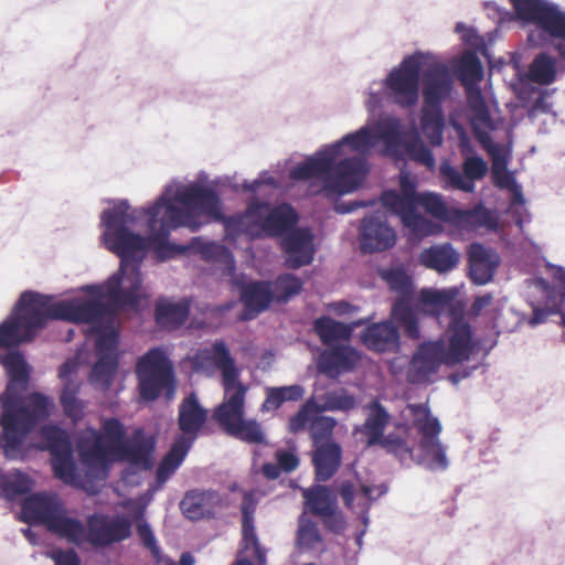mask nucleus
<instances>
[{
	"label": "nucleus",
	"mask_w": 565,
	"mask_h": 565,
	"mask_svg": "<svg viewBox=\"0 0 565 565\" xmlns=\"http://www.w3.org/2000/svg\"><path fill=\"white\" fill-rule=\"evenodd\" d=\"M204 172L196 181L172 180L166 184L157 200L148 205L131 209L127 200H119L103 211L100 225L105 247L120 258L117 273L102 285H85L78 290L84 295L56 301V320L87 326L85 332L96 335L97 361L89 381L96 388L106 391L115 376L118 355L116 309L135 308L143 296L139 266L148 250L168 259L184 250L169 242L172 231L186 227L199 231L211 221H223L226 238L236 242L264 236H284L298 222L289 204L271 207L267 203H250L244 213L225 218L222 201L216 191L205 186Z\"/></svg>",
	"instance_id": "obj_1"
},
{
	"label": "nucleus",
	"mask_w": 565,
	"mask_h": 565,
	"mask_svg": "<svg viewBox=\"0 0 565 565\" xmlns=\"http://www.w3.org/2000/svg\"><path fill=\"white\" fill-rule=\"evenodd\" d=\"M374 113L362 127L340 140L324 145L290 170L295 181L308 182L310 195L335 199L356 191L369 171L366 156L381 146L384 154L407 157L424 163V142L414 124L392 114Z\"/></svg>",
	"instance_id": "obj_2"
},
{
	"label": "nucleus",
	"mask_w": 565,
	"mask_h": 565,
	"mask_svg": "<svg viewBox=\"0 0 565 565\" xmlns=\"http://www.w3.org/2000/svg\"><path fill=\"white\" fill-rule=\"evenodd\" d=\"M516 17L523 23L534 25L527 33L530 46H548L556 55L542 51L537 53L526 68L514 62L520 82L518 94L531 92L533 84L547 86L557 79L558 73H565V9L551 0H511Z\"/></svg>",
	"instance_id": "obj_3"
},
{
	"label": "nucleus",
	"mask_w": 565,
	"mask_h": 565,
	"mask_svg": "<svg viewBox=\"0 0 565 565\" xmlns=\"http://www.w3.org/2000/svg\"><path fill=\"white\" fill-rule=\"evenodd\" d=\"M102 428V433L86 428L76 440L81 463L89 478L106 479L113 459L129 462L134 471L150 469L154 441L142 429L137 428L130 438L124 439L125 428L118 419H105Z\"/></svg>",
	"instance_id": "obj_4"
},
{
	"label": "nucleus",
	"mask_w": 565,
	"mask_h": 565,
	"mask_svg": "<svg viewBox=\"0 0 565 565\" xmlns=\"http://www.w3.org/2000/svg\"><path fill=\"white\" fill-rule=\"evenodd\" d=\"M195 372L212 375L221 372L224 402L215 409L214 417L227 434L250 444H262L265 435L255 420H245L244 401L247 387L239 381V371L223 341H215L211 348L198 351L192 360Z\"/></svg>",
	"instance_id": "obj_5"
},
{
	"label": "nucleus",
	"mask_w": 565,
	"mask_h": 565,
	"mask_svg": "<svg viewBox=\"0 0 565 565\" xmlns=\"http://www.w3.org/2000/svg\"><path fill=\"white\" fill-rule=\"evenodd\" d=\"M423 72L424 53L416 51L406 55L382 81H374L367 86L364 100L367 113L381 108L385 100L405 109L415 106L419 99Z\"/></svg>",
	"instance_id": "obj_6"
},
{
	"label": "nucleus",
	"mask_w": 565,
	"mask_h": 565,
	"mask_svg": "<svg viewBox=\"0 0 565 565\" xmlns=\"http://www.w3.org/2000/svg\"><path fill=\"white\" fill-rule=\"evenodd\" d=\"M454 85L451 66L426 51V139L433 146L443 143L446 122L444 104L451 98Z\"/></svg>",
	"instance_id": "obj_7"
},
{
	"label": "nucleus",
	"mask_w": 565,
	"mask_h": 565,
	"mask_svg": "<svg viewBox=\"0 0 565 565\" xmlns=\"http://www.w3.org/2000/svg\"><path fill=\"white\" fill-rule=\"evenodd\" d=\"M207 419V409L198 399L195 393L186 396L179 406L178 425L181 430L170 451L164 456L157 470V481L162 486L180 467L200 430Z\"/></svg>",
	"instance_id": "obj_8"
},
{
	"label": "nucleus",
	"mask_w": 565,
	"mask_h": 565,
	"mask_svg": "<svg viewBox=\"0 0 565 565\" xmlns=\"http://www.w3.org/2000/svg\"><path fill=\"white\" fill-rule=\"evenodd\" d=\"M448 345L444 341H426V383L428 375L445 364L455 366L469 361L479 350V342L475 340L470 323L462 316H455L447 331Z\"/></svg>",
	"instance_id": "obj_9"
},
{
	"label": "nucleus",
	"mask_w": 565,
	"mask_h": 565,
	"mask_svg": "<svg viewBox=\"0 0 565 565\" xmlns=\"http://www.w3.org/2000/svg\"><path fill=\"white\" fill-rule=\"evenodd\" d=\"M20 520L29 524H43L56 535L68 539L79 533L76 519L65 513L64 505L55 493L38 492L24 499Z\"/></svg>",
	"instance_id": "obj_10"
},
{
	"label": "nucleus",
	"mask_w": 565,
	"mask_h": 565,
	"mask_svg": "<svg viewBox=\"0 0 565 565\" xmlns=\"http://www.w3.org/2000/svg\"><path fill=\"white\" fill-rule=\"evenodd\" d=\"M401 193L386 191L382 195L383 205L392 213L399 216L403 225L409 231V239H422L424 231V217L419 209L424 206V194L416 192V183L413 175L402 171L399 175Z\"/></svg>",
	"instance_id": "obj_11"
},
{
	"label": "nucleus",
	"mask_w": 565,
	"mask_h": 565,
	"mask_svg": "<svg viewBox=\"0 0 565 565\" xmlns=\"http://www.w3.org/2000/svg\"><path fill=\"white\" fill-rule=\"evenodd\" d=\"M140 396L153 401L164 390L167 399L174 395L172 364L164 350L154 348L148 351L137 364Z\"/></svg>",
	"instance_id": "obj_12"
},
{
	"label": "nucleus",
	"mask_w": 565,
	"mask_h": 565,
	"mask_svg": "<svg viewBox=\"0 0 565 565\" xmlns=\"http://www.w3.org/2000/svg\"><path fill=\"white\" fill-rule=\"evenodd\" d=\"M79 533H70L68 542L82 546L89 543L95 547H104L127 540L131 534V522L124 515L94 514L87 520L86 526L76 519Z\"/></svg>",
	"instance_id": "obj_13"
},
{
	"label": "nucleus",
	"mask_w": 565,
	"mask_h": 565,
	"mask_svg": "<svg viewBox=\"0 0 565 565\" xmlns=\"http://www.w3.org/2000/svg\"><path fill=\"white\" fill-rule=\"evenodd\" d=\"M44 441L42 449L51 454L54 476L66 484L82 487V478L73 456V447L67 433L57 426L45 425L41 428Z\"/></svg>",
	"instance_id": "obj_14"
},
{
	"label": "nucleus",
	"mask_w": 565,
	"mask_h": 565,
	"mask_svg": "<svg viewBox=\"0 0 565 565\" xmlns=\"http://www.w3.org/2000/svg\"><path fill=\"white\" fill-rule=\"evenodd\" d=\"M466 98L469 121L479 143L492 139V135L501 130L508 134L493 95L487 96L481 90H471Z\"/></svg>",
	"instance_id": "obj_15"
},
{
	"label": "nucleus",
	"mask_w": 565,
	"mask_h": 565,
	"mask_svg": "<svg viewBox=\"0 0 565 565\" xmlns=\"http://www.w3.org/2000/svg\"><path fill=\"white\" fill-rule=\"evenodd\" d=\"M306 509L319 516L332 532L340 533L345 529V519L339 510L335 494L324 486H316L302 491Z\"/></svg>",
	"instance_id": "obj_16"
},
{
	"label": "nucleus",
	"mask_w": 565,
	"mask_h": 565,
	"mask_svg": "<svg viewBox=\"0 0 565 565\" xmlns=\"http://www.w3.org/2000/svg\"><path fill=\"white\" fill-rule=\"evenodd\" d=\"M383 278L392 289L402 294V297L395 301L392 308V317L401 323L409 338H418V320L409 305V300L406 298L412 287L411 278L402 269L387 270L383 274Z\"/></svg>",
	"instance_id": "obj_17"
},
{
	"label": "nucleus",
	"mask_w": 565,
	"mask_h": 565,
	"mask_svg": "<svg viewBox=\"0 0 565 565\" xmlns=\"http://www.w3.org/2000/svg\"><path fill=\"white\" fill-rule=\"evenodd\" d=\"M318 402L310 399L301 409L290 418L289 429L292 433H298L305 427L309 428L313 446L324 443H332L330 437L337 424L335 419L330 416L321 415Z\"/></svg>",
	"instance_id": "obj_18"
},
{
	"label": "nucleus",
	"mask_w": 565,
	"mask_h": 565,
	"mask_svg": "<svg viewBox=\"0 0 565 565\" xmlns=\"http://www.w3.org/2000/svg\"><path fill=\"white\" fill-rule=\"evenodd\" d=\"M285 265L298 269L312 263L316 254L315 236L308 227H296L280 239Z\"/></svg>",
	"instance_id": "obj_19"
},
{
	"label": "nucleus",
	"mask_w": 565,
	"mask_h": 565,
	"mask_svg": "<svg viewBox=\"0 0 565 565\" xmlns=\"http://www.w3.org/2000/svg\"><path fill=\"white\" fill-rule=\"evenodd\" d=\"M551 93L547 89L532 87L531 92L522 89L519 98L526 108L529 120L537 126V132L546 135L556 124V113L553 110Z\"/></svg>",
	"instance_id": "obj_20"
},
{
	"label": "nucleus",
	"mask_w": 565,
	"mask_h": 565,
	"mask_svg": "<svg viewBox=\"0 0 565 565\" xmlns=\"http://www.w3.org/2000/svg\"><path fill=\"white\" fill-rule=\"evenodd\" d=\"M395 242V232L388 226L383 213L376 212L363 218L360 226V246L364 253L388 249Z\"/></svg>",
	"instance_id": "obj_21"
},
{
	"label": "nucleus",
	"mask_w": 565,
	"mask_h": 565,
	"mask_svg": "<svg viewBox=\"0 0 565 565\" xmlns=\"http://www.w3.org/2000/svg\"><path fill=\"white\" fill-rule=\"evenodd\" d=\"M254 495L255 492H249L244 497L242 505V548L238 553L237 562L234 565H253L252 559L258 565H265L266 563V551L260 546L255 533L253 520L254 505L252 503Z\"/></svg>",
	"instance_id": "obj_22"
},
{
	"label": "nucleus",
	"mask_w": 565,
	"mask_h": 565,
	"mask_svg": "<svg viewBox=\"0 0 565 565\" xmlns=\"http://www.w3.org/2000/svg\"><path fill=\"white\" fill-rule=\"evenodd\" d=\"M441 430L440 420L430 413L426 405V470L435 473L446 472L451 463L448 457V446L439 438Z\"/></svg>",
	"instance_id": "obj_23"
},
{
	"label": "nucleus",
	"mask_w": 565,
	"mask_h": 565,
	"mask_svg": "<svg viewBox=\"0 0 565 565\" xmlns=\"http://www.w3.org/2000/svg\"><path fill=\"white\" fill-rule=\"evenodd\" d=\"M338 492L344 505L354 513L361 514V520L366 527L369 524V510L373 501L383 495L386 489L383 486L360 484L355 487L349 481L340 483Z\"/></svg>",
	"instance_id": "obj_24"
},
{
	"label": "nucleus",
	"mask_w": 565,
	"mask_h": 565,
	"mask_svg": "<svg viewBox=\"0 0 565 565\" xmlns=\"http://www.w3.org/2000/svg\"><path fill=\"white\" fill-rule=\"evenodd\" d=\"M500 263L501 258L493 249L479 243L470 245L468 252L469 277L473 284L483 286L492 281Z\"/></svg>",
	"instance_id": "obj_25"
},
{
	"label": "nucleus",
	"mask_w": 565,
	"mask_h": 565,
	"mask_svg": "<svg viewBox=\"0 0 565 565\" xmlns=\"http://www.w3.org/2000/svg\"><path fill=\"white\" fill-rule=\"evenodd\" d=\"M78 362L76 359L66 361L58 371L64 387L61 394V404L65 414L74 422L79 420L84 415V403L77 398L81 383L76 380Z\"/></svg>",
	"instance_id": "obj_26"
},
{
	"label": "nucleus",
	"mask_w": 565,
	"mask_h": 565,
	"mask_svg": "<svg viewBox=\"0 0 565 565\" xmlns=\"http://www.w3.org/2000/svg\"><path fill=\"white\" fill-rule=\"evenodd\" d=\"M221 501L217 491L195 489L185 493L180 502V509L186 519L196 521L212 516Z\"/></svg>",
	"instance_id": "obj_27"
},
{
	"label": "nucleus",
	"mask_w": 565,
	"mask_h": 565,
	"mask_svg": "<svg viewBox=\"0 0 565 565\" xmlns=\"http://www.w3.org/2000/svg\"><path fill=\"white\" fill-rule=\"evenodd\" d=\"M273 290L268 281H253L241 288V299L244 303L242 320H252L268 308L273 299Z\"/></svg>",
	"instance_id": "obj_28"
},
{
	"label": "nucleus",
	"mask_w": 565,
	"mask_h": 565,
	"mask_svg": "<svg viewBox=\"0 0 565 565\" xmlns=\"http://www.w3.org/2000/svg\"><path fill=\"white\" fill-rule=\"evenodd\" d=\"M359 361V352L351 347L343 345L321 353L318 369L328 376L335 377L351 371Z\"/></svg>",
	"instance_id": "obj_29"
},
{
	"label": "nucleus",
	"mask_w": 565,
	"mask_h": 565,
	"mask_svg": "<svg viewBox=\"0 0 565 565\" xmlns=\"http://www.w3.org/2000/svg\"><path fill=\"white\" fill-rule=\"evenodd\" d=\"M342 449L337 443H324L315 446L312 461L316 478L319 481L329 480L341 465Z\"/></svg>",
	"instance_id": "obj_30"
},
{
	"label": "nucleus",
	"mask_w": 565,
	"mask_h": 565,
	"mask_svg": "<svg viewBox=\"0 0 565 565\" xmlns=\"http://www.w3.org/2000/svg\"><path fill=\"white\" fill-rule=\"evenodd\" d=\"M452 216V225L465 230H476L480 227L493 230L498 225L495 213L483 204H478L469 210L456 209Z\"/></svg>",
	"instance_id": "obj_31"
},
{
	"label": "nucleus",
	"mask_w": 565,
	"mask_h": 565,
	"mask_svg": "<svg viewBox=\"0 0 565 565\" xmlns=\"http://www.w3.org/2000/svg\"><path fill=\"white\" fill-rule=\"evenodd\" d=\"M370 318L353 321L350 324L335 321L330 317H321L315 321V331L326 345H333L338 341L349 340L354 328L366 323Z\"/></svg>",
	"instance_id": "obj_32"
},
{
	"label": "nucleus",
	"mask_w": 565,
	"mask_h": 565,
	"mask_svg": "<svg viewBox=\"0 0 565 565\" xmlns=\"http://www.w3.org/2000/svg\"><path fill=\"white\" fill-rule=\"evenodd\" d=\"M362 340L371 350L377 352L391 351L397 347L398 332L396 327L390 321L373 323L366 328Z\"/></svg>",
	"instance_id": "obj_33"
},
{
	"label": "nucleus",
	"mask_w": 565,
	"mask_h": 565,
	"mask_svg": "<svg viewBox=\"0 0 565 565\" xmlns=\"http://www.w3.org/2000/svg\"><path fill=\"white\" fill-rule=\"evenodd\" d=\"M455 77L461 82L466 95L471 90H481L479 82L483 77V67L481 61L473 52H465L456 65Z\"/></svg>",
	"instance_id": "obj_34"
},
{
	"label": "nucleus",
	"mask_w": 565,
	"mask_h": 565,
	"mask_svg": "<svg viewBox=\"0 0 565 565\" xmlns=\"http://www.w3.org/2000/svg\"><path fill=\"white\" fill-rule=\"evenodd\" d=\"M189 310L190 303L186 299L179 301L162 299L156 307L157 323L168 330L175 329L186 320Z\"/></svg>",
	"instance_id": "obj_35"
},
{
	"label": "nucleus",
	"mask_w": 565,
	"mask_h": 565,
	"mask_svg": "<svg viewBox=\"0 0 565 565\" xmlns=\"http://www.w3.org/2000/svg\"><path fill=\"white\" fill-rule=\"evenodd\" d=\"M460 260V254L450 243L436 244L426 248V268L439 274L452 270Z\"/></svg>",
	"instance_id": "obj_36"
},
{
	"label": "nucleus",
	"mask_w": 565,
	"mask_h": 565,
	"mask_svg": "<svg viewBox=\"0 0 565 565\" xmlns=\"http://www.w3.org/2000/svg\"><path fill=\"white\" fill-rule=\"evenodd\" d=\"M32 480L19 470L0 471V498L14 501L31 491Z\"/></svg>",
	"instance_id": "obj_37"
},
{
	"label": "nucleus",
	"mask_w": 565,
	"mask_h": 565,
	"mask_svg": "<svg viewBox=\"0 0 565 565\" xmlns=\"http://www.w3.org/2000/svg\"><path fill=\"white\" fill-rule=\"evenodd\" d=\"M192 247L201 254V256L211 262L222 263L228 274L235 269V260L232 253L223 245L215 242L203 241L200 237L193 238Z\"/></svg>",
	"instance_id": "obj_38"
},
{
	"label": "nucleus",
	"mask_w": 565,
	"mask_h": 565,
	"mask_svg": "<svg viewBox=\"0 0 565 565\" xmlns=\"http://www.w3.org/2000/svg\"><path fill=\"white\" fill-rule=\"evenodd\" d=\"M388 413L381 404L374 402L370 405L367 418L361 429L367 437V446L375 445L380 441L384 428L388 423Z\"/></svg>",
	"instance_id": "obj_39"
},
{
	"label": "nucleus",
	"mask_w": 565,
	"mask_h": 565,
	"mask_svg": "<svg viewBox=\"0 0 565 565\" xmlns=\"http://www.w3.org/2000/svg\"><path fill=\"white\" fill-rule=\"evenodd\" d=\"M439 172L446 189L460 190L466 193L475 191V183L469 180L463 171L452 167L448 162H443L439 167Z\"/></svg>",
	"instance_id": "obj_40"
},
{
	"label": "nucleus",
	"mask_w": 565,
	"mask_h": 565,
	"mask_svg": "<svg viewBox=\"0 0 565 565\" xmlns=\"http://www.w3.org/2000/svg\"><path fill=\"white\" fill-rule=\"evenodd\" d=\"M273 292V299L287 301L290 297L300 292L302 282L291 274L279 276L275 281H268Z\"/></svg>",
	"instance_id": "obj_41"
},
{
	"label": "nucleus",
	"mask_w": 565,
	"mask_h": 565,
	"mask_svg": "<svg viewBox=\"0 0 565 565\" xmlns=\"http://www.w3.org/2000/svg\"><path fill=\"white\" fill-rule=\"evenodd\" d=\"M297 543L299 547L306 550L316 548L321 543L317 524L305 515H301L299 519Z\"/></svg>",
	"instance_id": "obj_42"
},
{
	"label": "nucleus",
	"mask_w": 565,
	"mask_h": 565,
	"mask_svg": "<svg viewBox=\"0 0 565 565\" xmlns=\"http://www.w3.org/2000/svg\"><path fill=\"white\" fill-rule=\"evenodd\" d=\"M455 207H449L443 198L436 193L426 191V214H430L437 221L452 225Z\"/></svg>",
	"instance_id": "obj_43"
},
{
	"label": "nucleus",
	"mask_w": 565,
	"mask_h": 565,
	"mask_svg": "<svg viewBox=\"0 0 565 565\" xmlns=\"http://www.w3.org/2000/svg\"><path fill=\"white\" fill-rule=\"evenodd\" d=\"M320 411H349L355 407V399L345 391H334L324 394L322 403H318Z\"/></svg>",
	"instance_id": "obj_44"
},
{
	"label": "nucleus",
	"mask_w": 565,
	"mask_h": 565,
	"mask_svg": "<svg viewBox=\"0 0 565 565\" xmlns=\"http://www.w3.org/2000/svg\"><path fill=\"white\" fill-rule=\"evenodd\" d=\"M480 145L491 157V174H498L499 172L508 170V149H505L501 143L494 141V138L487 140L486 142H480Z\"/></svg>",
	"instance_id": "obj_45"
},
{
	"label": "nucleus",
	"mask_w": 565,
	"mask_h": 565,
	"mask_svg": "<svg viewBox=\"0 0 565 565\" xmlns=\"http://www.w3.org/2000/svg\"><path fill=\"white\" fill-rule=\"evenodd\" d=\"M488 164L484 159L478 154H468L462 162V171L472 183L481 180L488 172Z\"/></svg>",
	"instance_id": "obj_46"
},
{
	"label": "nucleus",
	"mask_w": 565,
	"mask_h": 565,
	"mask_svg": "<svg viewBox=\"0 0 565 565\" xmlns=\"http://www.w3.org/2000/svg\"><path fill=\"white\" fill-rule=\"evenodd\" d=\"M458 291L456 288L449 289H435V288H426V306L436 305L440 307H446L451 305V302L457 297Z\"/></svg>",
	"instance_id": "obj_47"
},
{
	"label": "nucleus",
	"mask_w": 565,
	"mask_h": 565,
	"mask_svg": "<svg viewBox=\"0 0 565 565\" xmlns=\"http://www.w3.org/2000/svg\"><path fill=\"white\" fill-rule=\"evenodd\" d=\"M407 379L411 383L424 381V343H419L407 370Z\"/></svg>",
	"instance_id": "obj_48"
},
{
	"label": "nucleus",
	"mask_w": 565,
	"mask_h": 565,
	"mask_svg": "<svg viewBox=\"0 0 565 565\" xmlns=\"http://www.w3.org/2000/svg\"><path fill=\"white\" fill-rule=\"evenodd\" d=\"M263 185H268L273 189H279L281 183L279 180L274 178L268 171H262L258 178L252 182L244 181L242 188L246 192L257 193Z\"/></svg>",
	"instance_id": "obj_49"
},
{
	"label": "nucleus",
	"mask_w": 565,
	"mask_h": 565,
	"mask_svg": "<svg viewBox=\"0 0 565 565\" xmlns=\"http://www.w3.org/2000/svg\"><path fill=\"white\" fill-rule=\"evenodd\" d=\"M46 556L54 561L55 565H79V558L73 550H52Z\"/></svg>",
	"instance_id": "obj_50"
},
{
	"label": "nucleus",
	"mask_w": 565,
	"mask_h": 565,
	"mask_svg": "<svg viewBox=\"0 0 565 565\" xmlns=\"http://www.w3.org/2000/svg\"><path fill=\"white\" fill-rule=\"evenodd\" d=\"M455 31H456V33H458L460 35V39L467 45H469L471 47L480 46L482 41L473 28L468 26L462 22H458L456 24Z\"/></svg>",
	"instance_id": "obj_51"
},
{
	"label": "nucleus",
	"mask_w": 565,
	"mask_h": 565,
	"mask_svg": "<svg viewBox=\"0 0 565 565\" xmlns=\"http://www.w3.org/2000/svg\"><path fill=\"white\" fill-rule=\"evenodd\" d=\"M276 459H277V462L279 463V467L281 468V470H284L286 472H290V471L295 470L299 465L298 457L296 456L295 452H292L290 450H282V449L277 450Z\"/></svg>",
	"instance_id": "obj_52"
},
{
	"label": "nucleus",
	"mask_w": 565,
	"mask_h": 565,
	"mask_svg": "<svg viewBox=\"0 0 565 565\" xmlns=\"http://www.w3.org/2000/svg\"><path fill=\"white\" fill-rule=\"evenodd\" d=\"M406 419H412L419 433H424V406L422 404H409L403 411Z\"/></svg>",
	"instance_id": "obj_53"
},
{
	"label": "nucleus",
	"mask_w": 565,
	"mask_h": 565,
	"mask_svg": "<svg viewBox=\"0 0 565 565\" xmlns=\"http://www.w3.org/2000/svg\"><path fill=\"white\" fill-rule=\"evenodd\" d=\"M137 532L143 545L156 554L158 552V546L150 525L146 522H140L137 526Z\"/></svg>",
	"instance_id": "obj_54"
},
{
	"label": "nucleus",
	"mask_w": 565,
	"mask_h": 565,
	"mask_svg": "<svg viewBox=\"0 0 565 565\" xmlns=\"http://www.w3.org/2000/svg\"><path fill=\"white\" fill-rule=\"evenodd\" d=\"M282 399L280 396V392L277 387H267L266 388V398L262 405L263 412H269L277 409L281 404Z\"/></svg>",
	"instance_id": "obj_55"
},
{
	"label": "nucleus",
	"mask_w": 565,
	"mask_h": 565,
	"mask_svg": "<svg viewBox=\"0 0 565 565\" xmlns=\"http://www.w3.org/2000/svg\"><path fill=\"white\" fill-rule=\"evenodd\" d=\"M277 390L280 392L282 402L298 401L302 398L305 394L303 387L298 384L280 386L277 387Z\"/></svg>",
	"instance_id": "obj_56"
},
{
	"label": "nucleus",
	"mask_w": 565,
	"mask_h": 565,
	"mask_svg": "<svg viewBox=\"0 0 565 565\" xmlns=\"http://www.w3.org/2000/svg\"><path fill=\"white\" fill-rule=\"evenodd\" d=\"M493 183L500 189H512L518 184L513 172L505 170L498 174H492Z\"/></svg>",
	"instance_id": "obj_57"
},
{
	"label": "nucleus",
	"mask_w": 565,
	"mask_h": 565,
	"mask_svg": "<svg viewBox=\"0 0 565 565\" xmlns=\"http://www.w3.org/2000/svg\"><path fill=\"white\" fill-rule=\"evenodd\" d=\"M369 204H371V202L359 201V200L351 201V202H341V203H337L334 205V211L339 214H348V213H351L360 207H365Z\"/></svg>",
	"instance_id": "obj_58"
},
{
	"label": "nucleus",
	"mask_w": 565,
	"mask_h": 565,
	"mask_svg": "<svg viewBox=\"0 0 565 565\" xmlns=\"http://www.w3.org/2000/svg\"><path fill=\"white\" fill-rule=\"evenodd\" d=\"M493 296L492 294H484L481 296L476 297L472 306L471 311L475 315H479L482 309L490 306L492 303Z\"/></svg>",
	"instance_id": "obj_59"
},
{
	"label": "nucleus",
	"mask_w": 565,
	"mask_h": 565,
	"mask_svg": "<svg viewBox=\"0 0 565 565\" xmlns=\"http://www.w3.org/2000/svg\"><path fill=\"white\" fill-rule=\"evenodd\" d=\"M477 369H478V364L458 370L449 375V381L454 385H457L465 379H468L472 374V372L476 371Z\"/></svg>",
	"instance_id": "obj_60"
},
{
	"label": "nucleus",
	"mask_w": 565,
	"mask_h": 565,
	"mask_svg": "<svg viewBox=\"0 0 565 565\" xmlns=\"http://www.w3.org/2000/svg\"><path fill=\"white\" fill-rule=\"evenodd\" d=\"M377 444H381L390 452H395L403 446L402 439L395 436L381 437Z\"/></svg>",
	"instance_id": "obj_61"
},
{
	"label": "nucleus",
	"mask_w": 565,
	"mask_h": 565,
	"mask_svg": "<svg viewBox=\"0 0 565 565\" xmlns=\"http://www.w3.org/2000/svg\"><path fill=\"white\" fill-rule=\"evenodd\" d=\"M486 10L488 15L492 19H497L499 21H503L505 17L510 14L509 11L501 9L495 2H487Z\"/></svg>",
	"instance_id": "obj_62"
},
{
	"label": "nucleus",
	"mask_w": 565,
	"mask_h": 565,
	"mask_svg": "<svg viewBox=\"0 0 565 565\" xmlns=\"http://www.w3.org/2000/svg\"><path fill=\"white\" fill-rule=\"evenodd\" d=\"M281 468L275 463H265L263 466V473L271 480H275L279 477Z\"/></svg>",
	"instance_id": "obj_63"
},
{
	"label": "nucleus",
	"mask_w": 565,
	"mask_h": 565,
	"mask_svg": "<svg viewBox=\"0 0 565 565\" xmlns=\"http://www.w3.org/2000/svg\"><path fill=\"white\" fill-rule=\"evenodd\" d=\"M333 310L338 315H349L358 311V308L347 301H340L333 305Z\"/></svg>",
	"instance_id": "obj_64"
}]
</instances>
